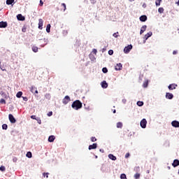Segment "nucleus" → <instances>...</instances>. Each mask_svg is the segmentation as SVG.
<instances>
[{
  "label": "nucleus",
  "instance_id": "27",
  "mask_svg": "<svg viewBox=\"0 0 179 179\" xmlns=\"http://www.w3.org/2000/svg\"><path fill=\"white\" fill-rule=\"evenodd\" d=\"M23 94V92H18L16 94V97H17V99H20V97H22V95Z\"/></svg>",
  "mask_w": 179,
  "mask_h": 179
},
{
  "label": "nucleus",
  "instance_id": "35",
  "mask_svg": "<svg viewBox=\"0 0 179 179\" xmlns=\"http://www.w3.org/2000/svg\"><path fill=\"white\" fill-rule=\"evenodd\" d=\"M120 178H121V179H125V178H127V175H125V173H122V174L120 175Z\"/></svg>",
  "mask_w": 179,
  "mask_h": 179
},
{
  "label": "nucleus",
  "instance_id": "53",
  "mask_svg": "<svg viewBox=\"0 0 179 179\" xmlns=\"http://www.w3.org/2000/svg\"><path fill=\"white\" fill-rule=\"evenodd\" d=\"M176 54H177V50H173V55H176Z\"/></svg>",
  "mask_w": 179,
  "mask_h": 179
},
{
  "label": "nucleus",
  "instance_id": "46",
  "mask_svg": "<svg viewBox=\"0 0 179 179\" xmlns=\"http://www.w3.org/2000/svg\"><path fill=\"white\" fill-rule=\"evenodd\" d=\"M39 5H40V6H43V5H44V2H43V0H40Z\"/></svg>",
  "mask_w": 179,
  "mask_h": 179
},
{
  "label": "nucleus",
  "instance_id": "45",
  "mask_svg": "<svg viewBox=\"0 0 179 179\" xmlns=\"http://www.w3.org/2000/svg\"><path fill=\"white\" fill-rule=\"evenodd\" d=\"M36 121H38V124H41V120H40V117H38L37 119H36Z\"/></svg>",
  "mask_w": 179,
  "mask_h": 179
},
{
  "label": "nucleus",
  "instance_id": "18",
  "mask_svg": "<svg viewBox=\"0 0 179 179\" xmlns=\"http://www.w3.org/2000/svg\"><path fill=\"white\" fill-rule=\"evenodd\" d=\"M31 92L32 93H34V94H38V91L37 90V88H36L35 87H31Z\"/></svg>",
  "mask_w": 179,
  "mask_h": 179
},
{
  "label": "nucleus",
  "instance_id": "51",
  "mask_svg": "<svg viewBox=\"0 0 179 179\" xmlns=\"http://www.w3.org/2000/svg\"><path fill=\"white\" fill-rule=\"evenodd\" d=\"M41 41H43L44 43H45V45L47 44V40H45V38L42 39Z\"/></svg>",
  "mask_w": 179,
  "mask_h": 179
},
{
  "label": "nucleus",
  "instance_id": "29",
  "mask_svg": "<svg viewBox=\"0 0 179 179\" xmlns=\"http://www.w3.org/2000/svg\"><path fill=\"white\" fill-rule=\"evenodd\" d=\"M137 106H138V107H142V106H143V101H138L137 102Z\"/></svg>",
  "mask_w": 179,
  "mask_h": 179
},
{
  "label": "nucleus",
  "instance_id": "24",
  "mask_svg": "<svg viewBox=\"0 0 179 179\" xmlns=\"http://www.w3.org/2000/svg\"><path fill=\"white\" fill-rule=\"evenodd\" d=\"M50 30H51V24H48L46 27L47 33H50Z\"/></svg>",
  "mask_w": 179,
  "mask_h": 179
},
{
  "label": "nucleus",
  "instance_id": "38",
  "mask_svg": "<svg viewBox=\"0 0 179 179\" xmlns=\"http://www.w3.org/2000/svg\"><path fill=\"white\" fill-rule=\"evenodd\" d=\"M2 129H8V124H3L2 125Z\"/></svg>",
  "mask_w": 179,
  "mask_h": 179
},
{
  "label": "nucleus",
  "instance_id": "42",
  "mask_svg": "<svg viewBox=\"0 0 179 179\" xmlns=\"http://www.w3.org/2000/svg\"><path fill=\"white\" fill-rule=\"evenodd\" d=\"M91 141H92V142H96V141H97V138H96V137H91Z\"/></svg>",
  "mask_w": 179,
  "mask_h": 179
},
{
  "label": "nucleus",
  "instance_id": "16",
  "mask_svg": "<svg viewBox=\"0 0 179 179\" xmlns=\"http://www.w3.org/2000/svg\"><path fill=\"white\" fill-rule=\"evenodd\" d=\"M17 20L23 21L25 20V17H24V16L22 15V14H18L17 15Z\"/></svg>",
  "mask_w": 179,
  "mask_h": 179
},
{
  "label": "nucleus",
  "instance_id": "40",
  "mask_svg": "<svg viewBox=\"0 0 179 179\" xmlns=\"http://www.w3.org/2000/svg\"><path fill=\"white\" fill-rule=\"evenodd\" d=\"M5 170H6L5 166H0V171H5Z\"/></svg>",
  "mask_w": 179,
  "mask_h": 179
},
{
  "label": "nucleus",
  "instance_id": "30",
  "mask_svg": "<svg viewBox=\"0 0 179 179\" xmlns=\"http://www.w3.org/2000/svg\"><path fill=\"white\" fill-rule=\"evenodd\" d=\"M117 128H122V122H117Z\"/></svg>",
  "mask_w": 179,
  "mask_h": 179
},
{
  "label": "nucleus",
  "instance_id": "31",
  "mask_svg": "<svg viewBox=\"0 0 179 179\" xmlns=\"http://www.w3.org/2000/svg\"><path fill=\"white\" fill-rule=\"evenodd\" d=\"M27 157H28L29 159H31V152H28L26 155Z\"/></svg>",
  "mask_w": 179,
  "mask_h": 179
},
{
  "label": "nucleus",
  "instance_id": "58",
  "mask_svg": "<svg viewBox=\"0 0 179 179\" xmlns=\"http://www.w3.org/2000/svg\"><path fill=\"white\" fill-rule=\"evenodd\" d=\"M2 71H6V69H3Z\"/></svg>",
  "mask_w": 179,
  "mask_h": 179
},
{
  "label": "nucleus",
  "instance_id": "25",
  "mask_svg": "<svg viewBox=\"0 0 179 179\" xmlns=\"http://www.w3.org/2000/svg\"><path fill=\"white\" fill-rule=\"evenodd\" d=\"M32 51L34 52H38V48L37 46H32Z\"/></svg>",
  "mask_w": 179,
  "mask_h": 179
},
{
  "label": "nucleus",
  "instance_id": "49",
  "mask_svg": "<svg viewBox=\"0 0 179 179\" xmlns=\"http://www.w3.org/2000/svg\"><path fill=\"white\" fill-rule=\"evenodd\" d=\"M24 101H27L28 99L27 96H22Z\"/></svg>",
  "mask_w": 179,
  "mask_h": 179
},
{
  "label": "nucleus",
  "instance_id": "14",
  "mask_svg": "<svg viewBox=\"0 0 179 179\" xmlns=\"http://www.w3.org/2000/svg\"><path fill=\"white\" fill-rule=\"evenodd\" d=\"M101 87H103V89H107V87H108V84L107 83V82L106 80H103L101 83Z\"/></svg>",
  "mask_w": 179,
  "mask_h": 179
},
{
  "label": "nucleus",
  "instance_id": "32",
  "mask_svg": "<svg viewBox=\"0 0 179 179\" xmlns=\"http://www.w3.org/2000/svg\"><path fill=\"white\" fill-rule=\"evenodd\" d=\"M102 71L103 72V73H107L108 72V69H107L106 67H103L102 69Z\"/></svg>",
  "mask_w": 179,
  "mask_h": 179
},
{
  "label": "nucleus",
  "instance_id": "23",
  "mask_svg": "<svg viewBox=\"0 0 179 179\" xmlns=\"http://www.w3.org/2000/svg\"><path fill=\"white\" fill-rule=\"evenodd\" d=\"M55 141V136H50L48 138V142H54Z\"/></svg>",
  "mask_w": 179,
  "mask_h": 179
},
{
  "label": "nucleus",
  "instance_id": "36",
  "mask_svg": "<svg viewBox=\"0 0 179 179\" xmlns=\"http://www.w3.org/2000/svg\"><path fill=\"white\" fill-rule=\"evenodd\" d=\"M140 177H141V174L140 173H136L134 175V178H136V179H138V178H140Z\"/></svg>",
  "mask_w": 179,
  "mask_h": 179
},
{
  "label": "nucleus",
  "instance_id": "39",
  "mask_svg": "<svg viewBox=\"0 0 179 179\" xmlns=\"http://www.w3.org/2000/svg\"><path fill=\"white\" fill-rule=\"evenodd\" d=\"M43 177H46V178H48V176H50L49 173H43Z\"/></svg>",
  "mask_w": 179,
  "mask_h": 179
},
{
  "label": "nucleus",
  "instance_id": "4",
  "mask_svg": "<svg viewBox=\"0 0 179 179\" xmlns=\"http://www.w3.org/2000/svg\"><path fill=\"white\" fill-rule=\"evenodd\" d=\"M8 119L11 124H15L16 122V119H15V117H13V115L12 114L8 115Z\"/></svg>",
  "mask_w": 179,
  "mask_h": 179
},
{
  "label": "nucleus",
  "instance_id": "55",
  "mask_svg": "<svg viewBox=\"0 0 179 179\" xmlns=\"http://www.w3.org/2000/svg\"><path fill=\"white\" fill-rule=\"evenodd\" d=\"M115 113H116V110H113V114H115Z\"/></svg>",
  "mask_w": 179,
  "mask_h": 179
},
{
  "label": "nucleus",
  "instance_id": "48",
  "mask_svg": "<svg viewBox=\"0 0 179 179\" xmlns=\"http://www.w3.org/2000/svg\"><path fill=\"white\" fill-rule=\"evenodd\" d=\"M52 115V111H50L48 113V117H51Z\"/></svg>",
  "mask_w": 179,
  "mask_h": 179
},
{
  "label": "nucleus",
  "instance_id": "19",
  "mask_svg": "<svg viewBox=\"0 0 179 179\" xmlns=\"http://www.w3.org/2000/svg\"><path fill=\"white\" fill-rule=\"evenodd\" d=\"M141 22H146L148 20V17L146 15H141L140 17Z\"/></svg>",
  "mask_w": 179,
  "mask_h": 179
},
{
  "label": "nucleus",
  "instance_id": "8",
  "mask_svg": "<svg viewBox=\"0 0 179 179\" xmlns=\"http://www.w3.org/2000/svg\"><path fill=\"white\" fill-rule=\"evenodd\" d=\"M171 125L175 128H179V122L177 120H174L171 122Z\"/></svg>",
  "mask_w": 179,
  "mask_h": 179
},
{
  "label": "nucleus",
  "instance_id": "17",
  "mask_svg": "<svg viewBox=\"0 0 179 179\" xmlns=\"http://www.w3.org/2000/svg\"><path fill=\"white\" fill-rule=\"evenodd\" d=\"M172 166L173 167H177L178 166H179V160L178 159H174Z\"/></svg>",
  "mask_w": 179,
  "mask_h": 179
},
{
  "label": "nucleus",
  "instance_id": "50",
  "mask_svg": "<svg viewBox=\"0 0 179 179\" xmlns=\"http://www.w3.org/2000/svg\"><path fill=\"white\" fill-rule=\"evenodd\" d=\"M31 120H37V118H36V115H31Z\"/></svg>",
  "mask_w": 179,
  "mask_h": 179
},
{
  "label": "nucleus",
  "instance_id": "60",
  "mask_svg": "<svg viewBox=\"0 0 179 179\" xmlns=\"http://www.w3.org/2000/svg\"><path fill=\"white\" fill-rule=\"evenodd\" d=\"M147 173H149V171H147Z\"/></svg>",
  "mask_w": 179,
  "mask_h": 179
},
{
  "label": "nucleus",
  "instance_id": "6",
  "mask_svg": "<svg viewBox=\"0 0 179 179\" xmlns=\"http://www.w3.org/2000/svg\"><path fill=\"white\" fill-rule=\"evenodd\" d=\"M43 24H44V20H43V19L40 18L38 20V29L40 30H43Z\"/></svg>",
  "mask_w": 179,
  "mask_h": 179
},
{
  "label": "nucleus",
  "instance_id": "11",
  "mask_svg": "<svg viewBox=\"0 0 179 179\" xmlns=\"http://www.w3.org/2000/svg\"><path fill=\"white\" fill-rule=\"evenodd\" d=\"M97 148V143H93L92 145H90L88 147L89 150H92V149Z\"/></svg>",
  "mask_w": 179,
  "mask_h": 179
},
{
  "label": "nucleus",
  "instance_id": "13",
  "mask_svg": "<svg viewBox=\"0 0 179 179\" xmlns=\"http://www.w3.org/2000/svg\"><path fill=\"white\" fill-rule=\"evenodd\" d=\"M152 36H153V33L150 31L145 35L144 38L145 40H148V38H149V37H152Z\"/></svg>",
  "mask_w": 179,
  "mask_h": 179
},
{
  "label": "nucleus",
  "instance_id": "44",
  "mask_svg": "<svg viewBox=\"0 0 179 179\" xmlns=\"http://www.w3.org/2000/svg\"><path fill=\"white\" fill-rule=\"evenodd\" d=\"M26 30H27L26 27H23L22 29V31L23 33H26Z\"/></svg>",
  "mask_w": 179,
  "mask_h": 179
},
{
  "label": "nucleus",
  "instance_id": "15",
  "mask_svg": "<svg viewBox=\"0 0 179 179\" xmlns=\"http://www.w3.org/2000/svg\"><path fill=\"white\" fill-rule=\"evenodd\" d=\"M148 26L146 25H143L140 31V34H143V33H145V31H146V29H147Z\"/></svg>",
  "mask_w": 179,
  "mask_h": 179
},
{
  "label": "nucleus",
  "instance_id": "12",
  "mask_svg": "<svg viewBox=\"0 0 179 179\" xmlns=\"http://www.w3.org/2000/svg\"><path fill=\"white\" fill-rule=\"evenodd\" d=\"M8 27V23L6 22H0V27L1 29H5V27Z\"/></svg>",
  "mask_w": 179,
  "mask_h": 179
},
{
  "label": "nucleus",
  "instance_id": "20",
  "mask_svg": "<svg viewBox=\"0 0 179 179\" xmlns=\"http://www.w3.org/2000/svg\"><path fill=\"white\" fill-rule=\"evenodd\" d=\"M108 157H109V159H110V160H113V161L117 160V157L114 156V155H113V154H109Z\"/></svg>",
  "mask_w": 179,
  "mask_h": 179
},
{
  "label": "nucleus",
  "instance_id": "57",
  "mask_svg": "<svg viewBox=\"0 0 179 179\" xmlns=\"http://www.w3.org/2000/svg\"><path fill=\"white\" fill-rule=\"evenodd\" d=\"M92 57H93V55H90V58H92Z\"/></svg>",
  "mask_w": 179,
  "mask_h": 179
},
{
  "label": "nucleus",
  "instance_id": "41",
  "mask_svg": "<svg viewBox=\"0 0 179 179\" xmlns=\"http://www.w3.org/2000/svg\"><path fill=\"white\" fill-rule=\"evenodd\" d=\"M108 54H109V55H113L114 54V50H110L108 51Z\"/></svg>",
  "mask_w": 179,
  "mask_h": 179
},
{
  "label": "nucleus",
  "instance_id": "54",
  "mask_svg": "<svg viewBox=\"0 0 179 179\" xmlns=\"http://www.w3.org/2000/svg\"><path fill=\"white\" fill-rule=\"evenodd\" d=\"M176 4L179 6V0L176 2Z\"/></svg>",
  "mask_w": 179,
  "mask_h": 179
},
{
  "label": "nucleus",
  "instance_id": "33",
  "mask_svg": "<svg viewBox=\"0 0 179 179\" xmlns=\"http://www.w3.org/2000/svg\"><path fill=\"white\" fill-rule=\"evenodd\" d=\"M160 2H162V0H156L155 3L157 6H160Z\"/></svg>",
  "mask_w": 179,
  "mask_h": 179
},
{
  "label": "nucleus",
  "instance_id": "43",
  "mask_svg": "<svg viewBox=\"0 0 179 179\" xmlns=\"http://www.w3.org/2000/svg\"><path fill=\"white\" fill-rule=\"evenodd\" d=\"M113 36L115 38H117V37H118V32L114 33Z\"/></svg>",
  "mask_w": 179,
  "mask_h": 179
},
{
  "label": "nucleus",
  "instance_id": "2",
  "mask_svg": "<svg viewBox=\"0 0 179 179\" xmlns=\"http://www.w3.org/2000/svg\"><path fill=\"white\" fill-rule=\"evenodd\" d=\"M132 50V45H128L124 48V54H129V51Z\"/></svg>",
  "mask_w": 179,
  "mask_h": 179
},
{
  "label": "nucleus",
  "instance_id": "34",
  "mask_svg": "<svg viewBox=\"0 0 179 179\" xmlns=\"http://www.w3.org/2000/svg\"><path fill=\"white\" fill-rule=\"evenodd\" d=\"M158 12H159V13H163V12H164V8H159V9H158Z\"/></svg>",
  "mask_w": 179,
  "mask_h": 179
},
{
  "label": "nucleus",
  "instance_id": "26",
  "mask_svg": "<svg viewBox=\"0 0 179 179\" xmlns=\"http://www.w3.org/2000/svg\"><path fill=\"white\" fill-rule=\"evenodd\" d=\"M15 2V0H6L7 5H12Z\"/></svg>",
  "mask_w": 179,
  "mask_h": 179
},
{
  "label": "nucleus",
  "instance_id": "9",
  "mask_svg": "<svg viewBox=\"0 0 179 179\" xmlns=\"http://www.w3.org/2000/svg\"><path fill=\"white\" fill-rule=\"evenodd\" d=\"M115 69V71H121V69H122V64L121 63L116 64Z\"/></svg>",
  "mask_w": 179,
  "mask_h": 179
},
{
  "label": "nucleus",
  "instance_id": "21",
  "mask_svg": "<svg viewBox=\"0 0 179 179\" xmlns=\"http://www.w3.org/2000/svg\"><path fill=\"white\" fill-rule=\"evenodd\" d=\"M61 10H63V12H65V10H66V4H65L64 3H62L61 4Z\"/></svg>",
  "mask_w": 179,
  "mask_h": 179
},
{
  "label": "nucleus",
  "instance_id": "22",
  "mask_svg": "<svg viewBox=\"0 0 179 179\" xmlns=\"http://www.w3.org/2000/svg\"><path fill=\"white\" fill-rule=\"evenodd\" d=\"M148 85H149V80H145L144 81V83H143V87L146 88V87H148Z\"/></svg>",
  "mask_w": 179,
  "mask_h": 179
},
{
  "label": "nucleus",
  "instance_id": "3",
  "mask_svg": "<svg viewBox=\"0 0 179 179\" xmlns=\"http://www.w3.org/2000/svg\"><path fill=\"white\" fill-rule=\"evenodd\" d=\"M69 101H71V97L69 96L66 95L62 100V103L64 105H66Z\"/></svg>",
  "mask_w": 179,
  "mask_h": 179
},
{
  "label": "nucleus",
  "instance_id": "52",
  "mask_svg": "<svg viewBox=\"0 0 179 179\" xmlns=\"http://www.w3.org/2000/svg\"><path fill=\"white\" fill-rule=\"evenodd\" d=\"M125 157H126V159H128V157H129V153H127L125 155Z\"/></svg>",
  "mask_w": 179,
  "mask_h": 179
},
{
  "label": "nucleus",
  "instance_id": "37",
  "mask_svg": "<svg viewBox=\"0 0 179 179\" xmlns=\"http://www.w3.org/2000/svg\"><path fill=\"white\" fill-rule=\"evenodd\" d=\"M0 103L1 104H6V101H5L3 99H1L0 100Z\"/></svg>",
  "mask_w": 179,
  "mask_h": 179
},
{
  "label": "nucleus",
  "instance_id": "5",
  "mask_svg": "<svg viewBox=\"0 0 179 179\" xmlns=\"http://www.w3.org/2000/svg\"><path fill=\"white\" fill-rule=\"evenodd\" d=\"M146 124H148V121H146V119H143L140 122L141 128H146Z\"/></svg>",
  "mask_w": 179,
  "mask_h": 179
},
{
  "label": "nucleus",
  "instance_id": "7",
  "mask_svg": "<svg viewBox=\"0 0 179 179\" xmlns=\"http://www.w3.org/2000/svg\"><path fill=\"white\" fill-rule=\"evenodd\" d=\"M177 86H178L177 84H171L169 85L168 89H169V90H174L177 88Z\"/></svg>",
  "mask_w": 179,
  "mask_h": 179
},
{
  "label": "nucleus",
  "instance_id": "56",
  "mask_svg": "<svg viewBox=\"0 0 179 179\" xmlns=\"http://www.w3.org/2000/svg\"><path fill=\"white\" fill-rule=\"evenodd\" d=\"M13 160V162H16V158H14Z\"/></svg>",
  "mask_w": 179,
  "mask_h": 179
},
{
  "label": "nucleus",
  "instance_id": "1",
  "mask_svg": "<svg viewBox=\"0 0 179 179\" xmlns=\"http://www.w3.org/2000/svg\"><path fill=\"white\" fill-rule=\"evenodd\" d=\"M71 107L74 110H80V108H82V102L79 100H76L73 102Z\"/></svg>",
  "mask_w": 179,
  "mask_h": 179
},
{
  "label": "nucleus",
  "instance_id": "10",
  "mask_svg": "<svg viewBox=\"0 0 179 179\" xmlns=\"http://www.w3.org/2000/svg\"><path fill=\"white\" fill-rule=\"evenodd\" d=\"M174 97V95L170 92H166V98L169 99V100H171Z\"/></svg>",
  "mask_w": 179,
  "mask_h": 179
},
{
  "label": "nucleus",
  "instance_id": "28",
  "mask_svg": "<svg viewBox=\"0 0 179 179\" xmlns=\"http://www.w3.org/2000/svg\"><path fill=\"white\" fill-rule=\"evenodd\" d=\"M1 94L2 97H3L4 99H8V95L4 92H1Z\"/></svg>",
  "mask_w": 179,
  "mask_h": 179
},
{
  "label": "nucleus",
  "instance_id": "47",
  "mask_svg": "<svg viewBox=\"0 0 179 179\" xmlns=\"http://www.w3.org/2000/svg\"><path fill=\"white\" fill-rule=\"evenodd\" d=\"M92 52H93V54H95V55H96V54H97V50L93 49Z\"/></svg>",
  "mask_w": 179,
  "mask_h": 179
},
{
  "label": "nucleus",
  "instance_id": "59",
  "mask_svg": "<svg viewBox=\"0 0 179 179\" xmlns=\"http://www.w3.org/2000/svg\"><path fill=\"white\" fill-rule=\"evenodd\" d=\"M100 152H102V150H100Z\"/></svg>",
  "mask_w": 179,
  "mask_h": 179
}]
</instances>
